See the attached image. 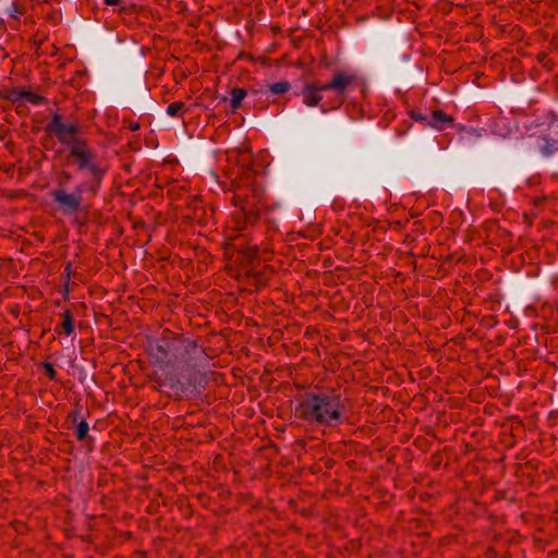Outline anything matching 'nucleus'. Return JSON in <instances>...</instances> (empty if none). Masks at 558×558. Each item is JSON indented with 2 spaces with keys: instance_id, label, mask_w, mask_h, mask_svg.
<instances>
[{
  "instance_id": "obj_1",
  "label": "nucleus",
  "mask_w": 558,
  "mask_h": 558,
  "mask_svg": "<svg viewBox=\"0 0 558 558\" xmlns=\"http://www.w3.org/2000/svg\"><path fill=\"white\" fill-rule=\"evenodd\" d=\"M347 407L335 392H307L295 409L298 417L310 424L336 427L343 422Z\"/></svg>"
},
{
  "instance_id": "obj_2",
  "label": "nucleus",
  "mask_w": 558,
  "mask_h": 558,
  "mask_svg": "<svg viewBox=\"0 0 558 558\" xmlns=\"http://www.w3.org/2000/svg\"><path fill=\"white\" fill-rule=\"evenodd\" d=\"M66 161L69 165H74L81 171H87L92 174L88 181L90 184H97L99 187L102 180L105 169L98 161L95 151L89 147L85 140L74 143L69 149Z\"/></svg>"
},
{
  "instance_id": "obj_3",
  "label": "nucleus",
  "mask_w": 558,
  "mask_h": 558,
  "mask_svg": "<svg viewBox=\"0 0 558 558\" xmlns=\"http://www.w3.org/2000/svg\"><path fill=\"white\" fill-rule=\"evenodd\" d=\"M98 187L97 184H90L89 182H83L77 185L73 192H68L63 189H56L51 195L53 201L60 206L65 214H73L80 210L83 193L89 192L95 194Z\"/></svg>"
},
{
  "instance_id": "obj_4",
  "label": "nucleus",
  "mask_w": 558,
  "mask_h": 558,
  "mask_svg": "<svg viewBox=\"0 0 558 558\" xmlns=\"http://www.w3.org/2000/svg\"><path fill=\"white\" fill-rule=\"evenodd\" d=\"M49 132L56 135L59 142L68 147H72L74 143L81 142L83 138L76 134L78 126L75 123H64L61 116L54 114L48 125Z\"/></svg>"
},
{
  "instance_id": "obj_5",
  "label": "nucleus",
  "mask_w": 558,
  "mask_h": 558,
  "mask_svg": "<svg viewBox=\"0 0 558 558\" xmlns=\"http://www.w3.org/2000/svg\"><path fill=\"white\" fill-rule=\"evenodd\" d=\"M539 126H542L539 131L542 140L537 144L538 149L543 155H551L558 150V118H551L546 128L545 123H542Z\"/></svg>"
},
{
  "instance_id": "obj_6",
  "label": "nucleus",
  "mask_w": 558,
  "mask_h": 558,
  "mask_svg": "<svg viewBox=\"0 0 558 558\" xmlns=\"http://www.w3.org/2000/svg\"><path fill=\"white\" fill-rule=\"evenodd\" d=\"M2 98L14 104L29 102L32 105H39L44 101V98L38 94L28 88L21 87L4 89L2 92Z\"/></svg>"
},
{
  "instance_id": "obj_7",
  "label": "nucleus",
  "mask_w": 558,
  "mask_h": 558,
  "mask_svg": "<svg viewBox=\"0 0 558 558\" xmlns=\"http://www.w3.org/2000/svg\"><path fill=\"white\" fill-rule=\"evenodd\" d=\"M354 80L355 75L352 73L343 71L337 72L329 83L324 84V88H326V90L336 92L337 97H339L338 102L341 104L343 101V96Z\"/></svg>"
},
{
  "instance_id": "obj_8",
  "label": "nucleus",
  "mask_w": 558,
  "mask_h": 558,
  "mask_svg": "<svg viewBox=\"0 0 558 558\" xmlns=\"http://www.w3.org/2000/svg\"><path fill=\"white\" fill-rule=\"evenodd\" d=\"M326 92L324 84L307 83L302 89L303 104L307 107H316L322 101V93Z\"/></svg>"
},
{
  "instance_id": "obj_9",
  "label": "nucleus",
  "mask_w": 558,
  "mask_h": 558,
  "mask_svg": "<svg viewBox=\"0 0 558 558\" xmlns=\"http://www.w3.org/2000/svg\"><path fill=\"white\" fill-rule=\"evenodd\" d=\"M453 119L442 110H434L429 116L427 125L438 131L444 130L452 123Z\"/></svg>"
},
{
  "instance_id": "obj_10",
  "label": "nucleus",
  "mask_w": 558,
  "mask_h": 558,
  "mask_svg": "<svg viewBox=\"0 0 558 558\" xmlns=\"http://www.w3.org/2000/svg\"><path fill=\"white\" fill-rule=\"evenodd\" d=\"M253 216H248L246 213V208L242 207L234 214V232H240L245 228L247 222H252Z\"/></svg>"
},
{
  "instance_id": "obj_11",
  "label": "nucleus",
  "mask_w": 558,
  "mask_h": 558,
  "mask_svg": "<svg viewBox=\"0 0 558 558\" xmlns=\"http://www.w3.org/2000/svg\"><path fill=\"white\" fill-rule=\"evenodd\" d=\"M245 96H246V90L243 88H233L231 90L230 102H231V107H232L233 111H235L240 107V105H241L242 100L245 98Z\"/></svg>"
},
{
  "instance_id": "obj_12",
  "label": "nucleus",
  "mask_w": 558,
  "mask_h": 558,
  "mask_svg": "<svg viewBox=\"0 0 558 558\" xmlns=\"http://www.w3.org/2000/svg\"><path fill=\"white\" fill-rule=\"evenodd\" d=\"M63 322L61 324V327L63 329V332L66 336H70L74 331V324H73V317L69 311H65L63 314Z\"/></svg>"
},
{
  "instance_id": "obj_13",
  "label": "nucleus",
  "mask_w": 558,
  "mask_h": 558,
  "mask_svg": "<svg viewBox=\"0 0 558 558\" xmlns=\"http://www.w3.org/2000/svg\"><path fill=\"white\" fill-rule=\"evenodd\" d=\"M291 85L288 81H279L269 85V90L272 94L280 95L289 92Z\"/></svg>"
},
{
  "instance_id": "obj_14",
  "label": "nucleus",
  "mask_w": 558,
  "mask_h": 558,
  "mask_svg": "<svg viewBox=\"0 0 558 558\" xmlns=\"http://www.w3.org/2000/svg\"><path fill=\"white\" fill-rule=\"evenodd\" d=\"M184 104L182 101H174L167 107V113L170 117H180L183 112Z\"/></svg>"
},
{
  "instance_id": "obj_15",
  "label": "nucleus",
  "mask_w": 558,
  "mask_h": 558,
  "mask_svg": "<svg viewBox=\"0 0 558 558\" xmlns=\"http://www.w3.org/2000/svg\"><path fill=\"white\" fill-rule=\"evenodd\" d=\"M88 430H89L88 423L86 421L82 420L76 426V432H75L76 438L78 440H83L87 436Z\"/></svg>"
},
{
  "instance_id": "obj_16",
  "label": "nucleus",
  "mask_w": 558,
  "mask_h": 558,
  "mask_svg": "<svg viewBox=\"0 0 558 558\" xmlns=\"http://www.w3.org/2000/svg\"><path fill=\"white\" fill-rule=\"evenodd\" d=\"M182 345L187 355H190L192 351L197 349V342L193 339H184L182 341Z\"/></svg>"
},
{
  "instance_id": "obj_17",
  "label": "nucleus",
  "mask_w": 558,
  "mask_h": 558,
  "mask_svg": "<svg viewBox=\"0 0 558 558\" xmlns=\"http://www.w3.org/2000/svg\"><path fill=\"white\" fill-rule=\"evenodd\" d=\"M410 117L417 122H425L427 124L429 117L421 113L420 111H411Z\"/></svg>"
},
{
  "instance_id": "obj_18",
  "label": "nucleus",
  "mask_w": 558,
  "mask_h": 558,
  "mask_svg": "<svg viewBox=\"0 0 558 558\" xmlns=\"http://www.w3.org/2000/svg\"><path fill=\"white\" fill-rule=\"evenodd\" d=\"M7 33V24L2 17H0V39L4 36Z\"/></svg>"
},
{
  "instance_id": "obj_19",
  "label": "nucleus",
  "mask_w": 558,
  "mask_h": 558,
  "mask_svg": "<svg viewBox=\"0 0 558 558\" xmlns=\"http://www.w3.org/2000/svg\"><path fill=\"white\" fill-rule=\"evenodd\" d=\"M46 368H47V371H48L49 377H50V378H53V377H54L56 372H54V369H53L52 365H51V364H46Z\"/></svg>"
},
{
  "instance_id": "obj_20",
  "label": "nucleus",
  "mask_w": 558,
  "mask_h": 558,
  "mask_svg": "<svg viewBox=\"0 0 558 558\" xmlns=\"http://www.w3.org/2000/svg\"><path fill=\"white\" fill-rule=\"evenodd\" d=\"M156 350L161 354V357H166V350L162 345H157Z\"/></svg>"
},
{
  "instance_id": "obj_21",
  "label": "nucleus",
  "mask_w": 558,
  "mask_h": 558,
  "mask_svg": "<svg viewBox=\"0 0 558 558\" xmlns=\"http://www.w3.org/2000/svg\"><path fill=\"white\" fill-rule=\"evenodd\" d=\"M121 0H105V3L107 5H116L120 2Z\"/></svg>"
},
{
  "instance_id": "obj_22",
  "label": "nucleus",
  "mask_w": 558,
  "mask_h": 558,
  "mask_svg": "<svg viewBox=\"0 0 558 558\" xmlns=\"http://www.w3.org/2000/svg\"><path fill=\"white\" fill-rule=\"evenodd\" d=\"M22 14V12L17 9H14L12 12H11V16L13 17H17Z\"/></svg>"
},
{
  "instance_id": "obj_23",
  "label": "nucleus",
  "mask_w": 558,
  "mask_h": 558,
  "mask_svg": "<svg viewBox=\"0 0 558 558\" xmlns=\"http://www.w3.org/2000/svg\"><path fill=\"white\" fill-rule=\"evenodd\" d=\"M238 236H240V233H236V234H230V235H228V239H230V240H234V239H236Z\"/></svg>"
},
{
  "instance_id": "obj_24",
  "label": "nucleus",
  "mask_w": 558,
  "mask_h": 558,
  "mask_svg": "<svg viewBox=\"0 0 558 558\" xmlns=\"http://www.w3.org/2000/svg\"><path fill=\"white\" fill-rule=\"evenodd\" d=\"M138 128H140L138 123H135V124H132V125H131V129H132L133 131L138 130Z\"/></svg>"
},
{
  "instance_id": "obj_25",
  "label": "nucleus",
  "mask_w": 558,
  "mask_h": 558,
  "mask_svg": "<svg viewBox=\"0 0 558 558\" xmlns=\"http://www.w3.org/2000/svg\"><path fill=\"white\" fill-rule=\"evenodd\" d=\"M64 177H65L66 179H70V174H69V173H66V172L64 173Z\"/></svg>"
}]
</instances>
